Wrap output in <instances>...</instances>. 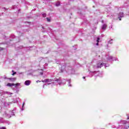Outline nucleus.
<instances>
[{"label": "nucleus", "mask_w": 129, "mask_h": 129, "mask_svg": "<svg viewBox=\"0 0 129 129\" xmlns=\"http://www.w3.org/2000/svg\"><path fill=\"white\" fill-rule=\"evenodd\" d=\"M128 127H129V126H128Z\"/></svg>", "instance_id": "nucleus-23"}, {"label": "nucleus", "mask_w": 129, "mask_h": 129, "mask_svg": "<svg viewBox=\"0 0 129 129\" xmlns=\"http://www.w3.org/2000/svg\"><path fill=\"white\" fill-rule=\"evenodd\" d=\"M1 129H6V127H2L1 128Z\"/></svg>", "instance_id": "nucleus-16"}, {"label": "nucleus", "mask_w": 129, "mask_h": 129, "mask_svg": "<svg viewBox=\"0 0 129 129\" xmlns=\"http://www.w3.org/2000/svg\"><path fill=\"white\" fill-rule=\"evenodd\" d=\"M112 39H111V40L109 41V44H112V42H111V41H112Z\"/></svg>", "instance_id": "nucleus-14"}, {"label": "nucleus", "mask_w": 129, "mask_h": 129, "mask_svg": "<svg viewBox=\"0 0 129 129\" xmlns=\"http://www.w3.org/2000/svg\"><path fill=\"white\" fill-rule=\"evenodd\" d=\"M46 20H47V22H51V20H50V19H49V18H48V17L46 18Z\"/></svg>", "instance_id": "nucleus-13"}, {"label": "nucleus", "mask_w": 129, "mask_h": 129, "mask_svg": "<svg viewBox=\"0 0 129 129\" xmlns=\"http://www.w3.org/2000/svg\"><path fill=\"white\" fill-rule=\"evenodd\" d=\"M56 82H58V84H61V80H60V79H57L55 80Z\"/></svg>", "instance_id": "nucleus-6"}, {"label": "nucleus", "mask_w": 129, "mask_h": 129, "mask_svg": "<svg viewBox=\"0 0 129 129\" xmlns=\"http://www.w3.org/2000/svg\"><path fill=\"white\" fill-rule=\"evenodd\" d=\"M16 86H18V85H20V84L17 83L15 84Z\"/></svg>", "instance_id": "nucleus-15"}, {"label": "nucleus", "mask_w": 129, "mask_h": 129, "mask_svg": "<svg viewBox=\"0 0 129 129\" xmlns=\"http://www.w3.org/2000/svg\"><path fill=\"white\" fill-rule=\"evenodd\" d=\"M102 66H103V63H102L99 62L97 64V68H101L102 67Z\"/></svg>", "instance_id": "nucleus-2"}, {"label": "nucleus", "mask_w": 129, "mask_h": 129, "mask_svg": "<svg viewBox=\"0 0 129 129\" xmlns=\"http://www.w3.org/2000/svg\"><path fill=\"white\" fill-rule=\"evenodd\" d=\"M119 16L120 17V18H123V13H120L119 14Z\"/></svg>", "instance_id": "nucleus-7"}, {"label": "nucleus", "mask_w": 129, "mask_h": 129, "mask_svg": "<svg viewBox=\"0 0 129 129\" xmlns=\"http://www.w3.org/2000/svg\"><path fill=\"white\" fill-rule=\"evenodd\" d=\"M46 16H47V14H46V13H44L42 14V17H43V18H46Z\"/></svg>", "instance_id": "nucleus-11"}, {"label": "nucleus", "mask_w": 129, "mask_h": 129, "mask_svg": "<svg viewBox=\"0 0 129 129\" xmlns=\"http://www.w3.org/2000/svg\"><path fill=\"white\" fill-rule=\"evenodd\" d=\"M98 45H99V44L98 43V42H97L96 45H97V46H98Z\"/></svg>", "instance_id": "nucleus-17"}, {"label": "nucleus", "mask_w": 129, "mask_h": 129, "mask_svg": "<svg viewBox=\"0 0 129 129\" xmlns=\"http://www.w3.org/2000/svg\"><path fill=\"white\" fill-rule=\"evenodd\" d=\"M56 7H59L60 6V3L58 2L57 3L55 4Z\"/></svg>", "instance_id": "nucleus-10"}, {"label": "nucleus", "mask_w": 129, "mask_h": 129, "mask_svg": "<svg viewBox=\"0 0 129 129\" xmlns=\"http://www.w3.org/2000/svg\"><path fill=\"white\" fill-rule=\"evenodd\" d=\"M7 85V86H9L10 87H12V86H15V84L14 83H8Z\"/></svg>", "instance_id": "nucleus-4"}, {"label": "nucleus", "mask_w": 129, "mask_h": 129, "mask_svg": "<svg viewBox=\"0 0 129 129\" xmlns=\"http://www.w3.org/2000/svg\"><path fill=\"white\" fill-rule=\"evenodd\" d=\"M83 79H85V77H83Z\"/></svg>", "instance_id": "nucleus-20"}, {"label": "nucleus", "mask_w": 129, "mask_h": 129, "mask_svg": "<svg viewBox=\"0 0 129 129\" xmlns=\"http://www.w3.org/2000/svg\"><path fill=\"white\" fill-rule=\"evenodd\" d=\"M47 84H48V85H49V84H50V83H48Z\"/></svg>", "instance_id": "nucleus-22"}, {"label": "nucleus", "mask_w": 129, "mask_h": 129, "mask_svg": "<svg viewBox=\"0 0 129 129\" xmlns=\"http://www.w3.org/2000/svg\"><path fill=\"white\" fill-rule=\"evenodd\" d=\"M42 82L43 83H48V82H52V80L51 79H46L44 80H42Z\"/></svg>", "instance_id": "nucleus-1"}, {"label": "nucleus", "mask_w": 129, "mask_h": 129, "mask_svg": "<svg viewBox=\"0 0 129 129\" xmlns=\"http://www.w3.org/2000/svg\"><path fill=\"white\" fill-rule=\"evenodd\" d=\"M25 84L27 86H29V85H30L31 84V81H30V80L26 81L25 82Z\"/></svg>", "instance_id": "nucleus-3"}, {"label": "nucleus", "mask_w": 129, "mask_h": 129, "mask_svg": "<svg viewBox=\"0 0 129 129\" xmlns=\"http://www.w3.org/2000/svg\"><path fill=\"white\" fill-rule=\"evenodd\" d=\"M119 21H120L121 20V18H119Z\"/></svg>", "instance_id": "nucleus-19"}, {"label": "nucleus", "mask_w": 129, "mask_h": 129, "mask_svg": "<svg viewBox=\"0 0 129 129\" xmlns=\"http://www.w3.org/2000/svg\"><path fill=\"white\" fill-rule=\"evenodd\" d=\"M9 80H11V81H15L16 80V78H9Z\"/></svg>", "instance_id": "nucleus-8"}, {"label": "nucleus", "mask_w": 129, "mask_h": 129, "mask_svg": "<svg viewBox=\"0 0 129 129\" xmlns=\"http://www.w3.org/2000/svg\"><path fill=\"white\" fill-rule=\"evenodd\" d=\"M25 104V103H23V106H24V105Z\"/></svg>", "instance_id": "nucleus-21"}, {"label": "nucleus", "mask_w": 129, "mask_h": 129, "mask_svg": "<svg viewBox=\"0 0 129 129\" xmlns=\"http://www.w3.org/2000/svg\"><path fill=\"white\" fill-rule=\"evenodd\" d=\"M12 73H13V74H12V75H13V76H14V75H16V74H17V72H15L14 70H12Z\"/></svg>", "instance_id": "nucleus-9"}, {"label": "nucleus", "mask_w": 129, "mask_h": 129, "mask_svg": "<svg viewBox=\"0 0 129 129\" xmlns=\"http://www.w3.org/2000/svg\"><path fill=\"white\" fill-rule=\"evenodd\" d=\"M106 27H107V25L106 24H104L102 27V30H105V29H106Z\"/></svg>", "instance_id": "nucleus-5"}, {"label": "nucleus", "mask_w": 129, "mask_h": 129, "mask_svg": "<svg viewBox=\"0 0 129 129\" xmlns=\"http://www.w3.org/2000/svg\"><path fill=\"white\" fill-rule=\"evenodd\" d=\"M99 40H100V38L99 37H97V43H99Z\"/></svg>", "instance_id": "nucleus-12"}, {"label": "nucleus", "mask_w": 129, "mask_h": 129, "mask_svg": "<svg viewBox=\"0 0 129 129\" xmlns=\"http://www.w3.org/2000/svg\"><path fill=\"white\" fill-rule=\"evenodd\" d=\"M36 82L38 83V82H41L40 81H37Z\"/></svg>", "instance_id": "nucleus-18"}]
</instances>
